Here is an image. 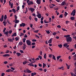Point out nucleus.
<instances>
[{"label":"nucleus","instance_id":"obj_36","mask_svg":"<svg viewBox=\"0 0 76 76\" xmlns=\"http://www.w3.org/2000/svg\"><path fill=\"white\" fill-rule=\"evenodd\" d=\"M52 56H53V55L52 54H50L48 57L50 58H52Z\"/></svg>","mask_w":76,"mask_h":76},{"label":"nucleus","instance_id":"obj_1","mask_svg":"<svg viewBox=\"0 0 76 76\" xmlns=\"http://www.w3.org/2000/svg\"><path fill=\"white\" fill-rule=\"evenodd\" d=\"M26 43L28 45H31V42L28 39L26 40Z\"/></svg>","mask_w":76,"mask_h":76},{"label":"nucleus","instance_id":"obj_38","mask_svg":"<svg viewBox=\"0 0 76 76\" xmlns=\"http://www.w3.org/2000/svg\"><path fill=\"white\" fill-rule=\"evenodd\" d=\"M59 18H63V15L61 14L60 15L59 17Z\"/></svg>","mask_w":76,"mask_h":76},{"label":"nucleus","instance_id":"obj_28","mask_svg":"<svg viewBox=\"0 0 76 76\" xmlns=\"http://www.w3.org/2000/svg\"><path fill=\"white\" fill-rule=\"evenodd\" d=\"M7 16L6 15H5L4 16V21H5V20H6V19H7Z\"/></svg>","mask_w":76,"mask_h":76},{"label":"nucleus","instance_id":"obj_52","mask_svg":"<svg viewBox=\"0 0 76 76\" xmlns=\"http://www.w3.org/2000/svg\"><path fill=\"white\" fill-rule=\"evenodd\" d=\"M1 18L2 19L4 20V15H2V16L1 17Z\"/></svg>","mask_w":76,"mask_h":76},{"label":"nucleus","instance_id":"obj_40","mask_svg":"<svg viewBox=\"0 0 76 76\" xmlns=\"http://www.w3.org/2000/svg\"><path fill=\"white\" fill-rule=\"evenodd\" d=\"M13 3H12L11 4V8H13Z\"/></svg>","mask_w":76,"mask_h":76},{"label":"nucleus","instance_id":"obj_12","mask_svg":"<svg viewBox=\"0 0 76 76\" xmlns=\"http://www.w3.org/2000/svg\"><path fill=\"white\" fill-rule=\"evenodd\" d=\"M3 57H10V55L9 54H5L3 55Z\"/></svg>","mask_w":76,"mask_h":76},{"label":"nucleus","instance_id":"obj_47","mask_svg":"<svg viewBox=\"0 0 76 76\" xmlns=\"http://www.w3.org/2000/svg\"><path fill=\"white\" fill-rule=\"evenodd\" d=\"M62 30L63 31H67V30L64 29V28H62Z\"/></svg>","mask_w":76,"mask_h":76},{"label":"nucleus","instance_id":"obj_17","mask_svg":"<svg viewBox=\"0 0 76 76\" xmlns=\"http://www.w3.org/2000/svg\"><path fill=\"white\" fill-rule=\"evenodd\" d=\"M65 4H66L65 2L63 1L62 2L61 4V6H64Z\"/></svg>","mask_w":76,"mask_h":76},{"label":"nucleus","instance_id":"obj_23","mask_svg":"<svg viewBox=\"0 0 76 76\" xmlns=\"http://www.w3.org/2000/svg\"><path fill=\"white\" fill-rule=\"evenodd\" d=\"M23 44V42H20L19 43V45H22Z\"/></svg>","mask_w":76,"mask_h":76},{"label":"nucleus","instance_id":"obj_33","mask_svg":"<svg viewBox=\"0 0 76 76\" xmlns=\"http://www.w3.org/2000/svg\"><path fill=\"white\" fill-rule=\"evenodd\" d=\"M61 57V56H59L57 57L56 58L57 60H59V58Z\"/></svg>","mask_w":76,"mask_h":76},{"label":"nucleus","instance_id":"obj_26","mask_svg":"<svg viewBox=\"0 0 76 76\" xmlns=\"http://www.w3.org/2000/svg\"><path fill=\"white\" fill-rule=\"evenodd\" d=\"M28 69L27 68L26 69L24 70V73H27V72H28Z\"/></svg>","mask_w":76,"mask_h":76},{"label":"nucleus","instance_id":"obj_62","mask_svg":"<svg viewBox=\"0 0 76 76\" xmlns=\"http://www.w3.org/2000/svg\"><path fill=\"white\" fill-rule=\"evenodd\" d=\"M34 31L35 33H38V30Z\"/></svg>","mask_w":76,"mask_h":76},{"label":"nucleus","instance_id":"obj_2","mask_svg":"<svg viewBox=\"0 0 76 76\" xmlns=\"http://www.w3.org/2000/svg\"><path fill=\"white\" fill-rule=\"evenodd\" d=\"M75 13H76V10H74L71 14V15H72L73 16H75Z\"/></svg>","mask_w":76,"mask_h":76},{"label":"nucleus","instance_id":"obj_64","mask_svg":"<svg viewBox=\"0 0 76 76\" xmlns=\"http://www.w3.org/2000/svg\"><path fill=\"white\" fill-rule=\"evenodd\" d=\"M9 53V50H7L5 52V53Z\"/></svg>","mask_w":76,"mask_h":76},{"label":"nucleus","instance_id":"obj_10","mask_svg":"<svg viewBox=\"0 0 76 76\" xmlns=\"http://www.w3.org/2000/svg\"><path fill=\"white\" fill-rule=\"evenodd\" d=\"M52 42V38H51L48 41V43L49 44H51Z\"/></svg>","mask_w":76,"mask_h":76},{"label":"nucleus","instance_id":"obj_24","mask_svg":"<svg viewBox=\"0 0 76 76\" xmlns=\"http://www.w3.org/2000/svg\"><path fill=\"white\" fill-rule=\"evenodd\" d=\"M27 63V62L26 61H25L23 62V64H24V65H25V64H26Z\"/></svg>","mask_w":76,"mask_h":76},{"label":"nucleus","instance_id":"obj_57","mask_svg":"<svg viewBox=\"0 0 76 76\" xmlns=\"http://www.w3.org/2000/svg\"><path fill=\"white\" fill-rule=\"evenodd\" d=\"M5 75V74L4 73H2L1 74V76H4Z\"/></svg>","mask_w":76,"mask_h":76},{"label":"nucleus","instance_id":"obj_54","mask_svg":"<svg viewBox=\"0 0 76 76\" xmlns=\"http://www.w3.org/2000/svg\"><path fill=\"white\" fill-rule=\"evenodd\" d=\"M15 19H18V17H17V16H16V15H15Z\"/></svg>","mask_w":76,"mask_h":76},{"label":"nucleus","instance_id":"obj_44","mask_svg":"<svg viewBox=\"0 0 76 76\" xmlns=\"http://www.w3.org/2000/svg\"><path fill=\"white\" fill-rule=\"evenodd\" d=\"M46 32L48 34H49L50 33V31L49 30H48V31L46 30Z\"/></svg>","mask_w":76,"mask_h":76},{"label":"nucleus","instance_id":"obj_56","mask_svg":"<svg viewBox=\"0 0 76 76\" xmlns=\"http://www.w3.org/2000/svg\"><path fill=\"white\" fill-rule=\"evenodd\" d=\"M38 66H39V67H42V65L41 64H39Z\"/></svg>","mask_w":76,"mask_h":76},{"label":"nucleus","instance_id":"obj_27","mask_svg":"<svg viewBox=\"0 0 76 76\" xmlns=\"http://www.w3.org/2000/svg\"><path fill=\"white\" fill-rule=\"evenodd\" d=\"M12 11L13 12H14V13H16V10H15V9L14 8H13L12 9Z\"/></svg>","mask_w":76,"mask_h":76},{"label":"nucleus","instance_id":"obj_45","mask_svg":"<svg viewBox=\"0 0 76 76\" xmlns=\"http://www.w3.org/2000/svg\"><path fill=\"white\" fill-rule=\"evenodd\" d=\"M56 34H57V33L56 32H55L52 33V35H56Z\"/></svg>","mask_w":76,"mask_h":76},{"label":"nucleus","instance_id":"obj_20","mask_svg":"<svg viewBox=\"0 0 76 76\" xmlns=\"http://www.w3.org/2000/svg\"><path fill=\"white\" fill-rule=\"evenodd\" d=\"M31 72L32 71H31L29 69H28V70H27V73H31Z\"/></svg>","mask_w":76,"mask_h":76},{"label":"nucleus","instance_id":"obj_21","mask_svg":"<svg viewBox=\"0 0 76 76\" xmlns=\"http://www.w3.org/2000/svg\"><path fill=\"white\" fill-rule=\"evenodd\" d=\"M52 58L53 59V60H56V57H55V56H54V55H53Z\"/></svg>","mask_w":76,"mask_h":76},{"label":"nucleus","instance_id":"obj_18","mask_svg":"<svg viewBox=\"0 0 76 76\" xmlns=\"http://www.w3.org/2000/svg\"><path fill=\"white\" fill-rule=\"evenodd\" d=\"M16 54L18 57H19V56H21V54H20V53H17Z\"/></svg>","mask_w":76,"mask_h":76},{"label":"nucleus","instance_id":"obj_4","mask_svg":"<svg viewBox=\"0 0 76 76\" xmlns=\"http://www.w3.org/2000/svg\"><path fill=\"white\" fill-rule=\"evenodd\" d=\"M28 6H30V5H32L34 4V2L32 1H29V2L28 3Z\"/></svg>","mask_w":76,"mask_h":76},{"label":"nucleus","instance_id":"obj_43","mask_svg":"<svg viewBox=\"0 0 76 76\" xmlns=\"http://www.w3.org/2000/svg\"><path fill=\"white\" fill-rule=\"evenodd\" d=\"M34 20H35L36 22H37V21H38V18H35Z\"/></svg>","mask_w":76,"mask_h":76},{"label":"nucleus","instance_id":"obj_3","mask_svg":"<svg viewBox=\"0 0 76 76\" xmlns=\"http://www.w3.org/2000/svg\"><path fill=\"white\" fill-rule=\"evenodd\" d=\"M72 37H69L66 39V41L67 42H72Z\"/></svg>","mask_w":76,"mask_h":76},{"label":"nucleus","instance_id":"obj_53","mask_svg":"<svg viewBox=\"0 0 76 76\" xmlns=\"http://www.w3.org/2000/svg\"><path fill=\"white\" fill-rule=\"evenodd\" d=\"M54 10H57L58 9V8L57 7V8H54Z\"/></svg>","mask_w":76,"mask_h":76},{"label":"nucleus","instance_id":"obj_7","mask_svg":"<svg viewBox=\"0 0 76 76\" xmlns=\"http://www.w3.org/2000/svg\"><path fill=\"white\" fill-rule=\"evenodd\" d=\"M36 2L38 4H41V0H37Z\"/></svg>","mask_w":76,"mask_h":76},{"label":"nucleus","instance_id":"obj_31","mask_svg":"<svg viewBox=\"0 0 76 76\" xmlns=\"http://www.w3.org/2000/svg\"><path fill=\"white\" fill-rule=\"evenodd\" d=\"M4 34H5V35H8L9 34V32H8V31H7L6 32H4Z\"/></svg>","mask_w":76,"mask_h":76},{"label":"nucleus","instance_id":"obj_22","mask_svg":"<svg viewBox=\"0 0 76 76\" xmlns=\"http://www.w3.org/2000/svg\"><path fill=\"white\" fill-rule=\"evenodd\" d=\"M70 19L72 20H75V17H70Z\"/></svg>","mask_w":76,"mask_h":76},{"label":"nucleus","instance_id":"obj_29","mask_svg":"<svg viewBox=\"0 0 76 76\" xmlns=\"http://www.w3.org/2000/svg\"><path fill=\"white\" fill-rule=\"evenodd\" d=\"M26 41V38H24L23 39V42H25V41Z\"/></svg>","mask_w":76,"mask_h":76},{"label":"nucleus","instance_id":"obj_8","mask_svg":"<svg viewBox=\"0 0 76 76\" xmlns=\"http://www.w3.org/2000/svg\"><path fill=\"white\" fill-rule=\"evenodd\" d=\"M14 22H15V23H18L19 22V20L17 19H15Z\"/></svg>","mask_w":76,"mask_h":76},{"label":"nucleus","instance_id":"obj_61","mask_svg":"<svg viewBox=\"0 0 76 76\" xmlns=\"http://www.w3.org/2000/svg\"><path fill=\"white\" fill-rule=\"evenodd\" d=\"M27 37H28V36H27V35H26V34H25L24 36V38H27Z\"/></svg>","mask_w":76,"mask_h":76},{"label":"nucleus","instance_id":"obj_58","mask_svg":"<svg viewBox=\"0 0 76 76\" xmlns=\"http://www.w3.org/2000/svg\"><path fill=\"white\" fill-rule=\"evenodd\" d=\"M32 15L34 16V17H37V16H36V15L34 13H33L32 14Z\"/></svg>","mask_w":76,"mask_h":76},{"label":"nucleus","instance_id":"obj_19","mask_svg":"<svg viewBox=\"0 0 76 76\" xmlns=\"http://www.w3.org/2000/svg\"><path fill=\"white\" fill-rule=\"evenodd\" d=\"M66 66L67 69H70V66H69V65L66 63Z\"/></svg>","mask_w":76,"mask_h":76},{"label":"nucleus","instance_id":"obj_6","mask_svg":"<svg viewBox=\"0 0 76 76\" xmlns=\"http://www.w3.org/2000/svg\"><path fill=\"white\" fill-rule=\"evenodd\" d=\"M6 72H13V71L11 69H9L6 70Z\"/></svg>","mask_w":76,"mask_h":76},{"label":"nucleus","instance_id":"obj_32","mask_svg":"<svg viewBox=\"0 0 76 76\" xmlns=\"http://www.w3.org/2000/svg\"><path fill=\"white\" fill-rule=\"evenodd\" d=\"M68 14V13H67V12H65V14H64V15L65 16H66Z\"/></svg>","mask_w":76,"mask_h":76},{"label":"nucleus","instance_id":"obj_63","mask_svg":"<svg viewBox=\"0 0 76 76\" xmlns=\"http://www.w3.org/2000/svg\"><path fill=\"white\" fill-rule=\"evenodd\" d=\"M51 21V18H49V21L50 22Z\"/></svg>","mask_w":76,"mask_h":76},{"label":"nucleus","instance_id":"obj_59","mask_svg":"<svg viewBox=\"0 0 76 76\" xmlns=\"http://www.w3.org/2000/svg\"><path fill=\"white\" fill-rule=\"evenodd\" d=\"M20 52L21 53H23V50H20Z\"/></svg>","mask_w":76,"mask_h":76},{"label":"nucleus","instance_id":"obj_15","mask_svg":"<svg viewBox=\"0 0 76 76\" xmlns=\"http://www.w3.org/2000/svg\"><path fill=\"white\" fill-rule=\"evenodd\" d=\"M37 75V73H36V72L32 73L31 74V76H35V75Z\"/></svg>","mask_w":76,"mask_h":76},{"label":"nucleus","instance_id":"obj_16","mask_svg":"<svg viewBox=\"0 0 76 76\" xmlns=\"http://www.w3.org/2000/svg\"><path fill=\"white\" fill-rule=\"evenodd\" d=\"M8 41H10V42H13V39H12L8 38Z\"/></svg>","mask_w":76,"mask_h":76},{"label":"nucleus","instance_id":"obj_48","mask_svg":"<svg viewBox=\"0 0 76 76\" xmlns=\"http://www.w3.org/2000/svg\"><path fill=\"white\" fill-rule=\"evenodd\" d=\"M35 44H35V42H32L31 43L32 45H35Z\"/></svg>","mask_w":76,"mask_h":76},{"label":"nucleus","instance_id":"obj_9","mask_svg":"<svg viewBox=\"0 0 76 76\" xmlns=\"http://www.w3.org/2000/svg\"><path fill=\"white\" fill-rule=\"evenodd\" d=\"M36 16H37V18H39V19H40V18H41V17H42L41 16V14L38 15H36Z\"/></svg>","mask_w":76,"mask_h":76},{"label":"nucleus","instance_id":"obj_14","mask_svg":"<svg viewBox=\"0 0 76 76\" xmlns=\"http://www.w3.org/2000/svg\"><path fill=\"white\" fill-rule=\"evenodd\" d=\"M17 34H16V33H15L14 34H12V36L11 37H16L17 36Z\"/></svg>","mask_w":76,"mask_h":76},{"label":"nucleus","instance_id":"obj_13","mask_svg":"<svg viewBox=\"0 0 76 76\" xmlns=\"http://www.w3.org/2000/svg\"><path fill=\"white\" fill-rule=\"evenodd\" d=\"M28 65L30 66H33V67H34V64L32 63L28 64Z\"/></svg>","mask_w":76,"mask_h":76},{"label":"nucleus","instance_id":"obj_60","mask_svg":"<svg viewBox=\"0 0 76 76\" xmlns=\"http://www.w3.org/2000/svg\"><path fill=\"white\" fill-rule=\"evenodd\" d=\"M23 50H24L25 49V48H26V46H23Z\"/></svg>","mask_w":76,"mask_h":76},{"label":"nucleus","instance_id":"obj_5","mask_svg":"<svg viewBox=\"0 0 76 76\" xmlns=\"http://www.w3.org/2000/svg\"><path fill=\"white\" fill-rule=\"evenodd\" d=\"M20 27H22V26H23V27L26 26V24L25 23H22V24H20Z\"/></svg>","mask_w":76,"mask_h":76},{"label":"nucleus","instance_id":"obj_25","mask_svg":"<svg viewBox=\"0 0 76 76\" xmlns=\"http://www.w3.org/2000/svg\"><path fill=\"white\" fill-rule=\"evenodd\" d=\"M67 45H68V44L65 43L63 45V46L65 47H67Z\"/></svg>","mask_w":76,"mask_h":76},{"label":"nucleus","instance_id":"obj_49","mask_svg":"<svg viewBox=\"0 0 76 76\" xmlns=\"http://www.w3.org/2000/svg\"><path fill=\"white\" fill-rule=\"evenodd\" d=\"M8 32H9L10 34H11L12 33V31L11 30H10Z\"/></svg>","mask_w":76,"mask_h":76},{"label":"nucleus","instance_id":"obj_50","mask_svg":"<svg viewBox=\"0 0 76 76\" xmlns=\"http://www.w3.org/2000/svg\"><path fill=\"white\" fill-rule=\"evenodd\" d=\"M76 35V33H72V35H73V36H75Z\"/></svg>","mask_w":76,"mask_h":76},{"label":"nucleus","instance_id":"obj_55","mask_svg":"<svg viewBox=\"0 0 76 76\" xmlns=\"http://www.w3.org/2000/svg\"><path fill=\"white\" fill-rule=\"evenodd\" d=\"M69 22H70V21H66V24H68V23H69Z\"/></svg>","mask_w":76,"mask_h":76},{"label":"nucleus","instance_id":"obj_46","mask_svg":"<svg viewBox=\"0 0 76 76\" xmlns=\"http://www.w3.org/2000/svg\"><path fill=\"white\" fill-rule=\"evenodd\" d=\"M32 42H37V40L33 39L32 40Z\"/></svg>","mask_w":76,"mask_h":76},{"label":"nucleus","instance_id":"obj_42","mask_svg":"<svg viewBox=\"0 0 76 76\" xmlns=\"http://www.w3.org/2000/svg\"><path fill=\"white\" fill-rule=\"evenodd\" d=\"M40 60H41L42 59V56H38Z\"/></svg>","mask_w":76,"mask_h":76},{"label":"nucleus","instance_id":"obj_35","mask_svg":"<svg viewBox=\"0 0 76 76\" xmlns=\"http://www.w3.org/2000/svg\"><path fill=\"white\" fill-rule=\"evenodd\" d=\"M16 41H18L19 40V38L18 37H16L15 38Z\"/></svg>","mask_w":76,"mask_h":76},{"label":"nucleus","instance_id":"obj_34","mask_svg":"<svg viewBox=\"0 0 76 76\" xmlns=\"http://www.w3.org/2000/svg\"><path fill=\"white\" fill-rule=\"evenodd\" d=\"M20 37H22L23 35H24V34L23 33H20Z\"/></svg>","mask_w":76,"mask_h":76},{"label":"nucleus","instance_id":"obj_11","mask_svg":"<svg viewBox=\"0 0 76 76\" xmlns=\"http://www.w3.org/2000/svg\"><path fill=\"white\" fill-rule=\"evenodd\" d=\"M30 9L31 12H34V11L35 10V9H34V8H30Z\"/></svg>","mask_w":76,"mask_h":76},{"label":"nucleus","instance_id":"obj_41","mask_svg":"<svg viewBox=\"0 0 76 76\" xmlns=\"http://www.w3.org/2000/svg\"><path fill=\"white\" fill-rule=\"evenodd\" d=\"M45 64L44 63H43V68H44L45 67Z\"/></svg>","mask_w":76,"mask_h":76},{"label":"nucleus","instance_id":"obj_30","mask_svg":"<svg viewBox=\"0 0 76 76\" xmlns=\"http://www.w3.org/2000/svg\"><path fill=\"white\" fill-rule=\"evenodd\" d=\"M58 47H59V48H62V47H63V45H62L60 44L58 45Z\"/></svg>","mask_w":76,"mask_h":76},{"label":"nucleus","instance_id":"obj_51","mask_svg":"<svg viewBox=\"0 0 76 76\" xmlns=\"http://www.w3.org/2000/svg\"><path fill=\"white\" fill-rule=\"evenodd\" d=\"M61 26L60 25H58L57 26V28H61Z\"/></svg>","mask_w":76,"mask_h":76},{"label":"nucleus","instance_id":"obj_37","mask_svg":"<svg viewBox=\"0 0 76 76\" xmlns=\"http://www.w3.org/2000/svg\"><path fill=\"white\" fill-rule=\"evenodd\" d=\"M39 54H40V56H42V51H40V53H39Z\"/></svg>","mask_w":76,"mask_h":76},{"label":"nucleus","instance_id":"obj_39","mask_svg":"<svg viewBox=\"0 0 76 76\" xmlns=\"http://www.w3.org/2000/svg\"><path fill=\"white\" fill-rule=\"evenodd\" d=\"M70 35H64V37H69Z\"/></svg>","mask_w":76,"mask_h":76}]
</instances>
